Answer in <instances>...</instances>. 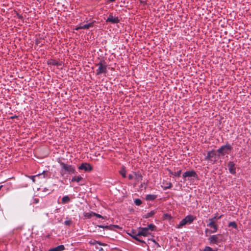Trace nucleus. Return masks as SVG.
<instances>
[{"mask_svg": "<svg viewBox=\"0 0 251 251\" xmlns=\"http://www.w3.org/2000/svg\"><path fill=\"white\" fill-rule=\"evenodd\" d=\"M157 198V196L155 195L148 194L146 196V200L147 201H153Z\"/></svg>", "mask_w": 251, "mask_h": 251, "instance_id": "dca6fc26", "label": "nucleus"}, {"mask_svg": "<svg viewBox=\"0 0 251 251\" xmlns=\"http://www.w3.org/2000/svg\"><path fill=\"white\" fill-rule=\"evenodd\" d=\"M70 199L68 196H64L62 199V203H66L70 201Z\"/></svg>", "mask_w": 251, "mask_h": 251, "instance_id": "4be33fe9", "label": "nucleus"}, {"mask_svg": "<svg viewBox=\"0 0 251 251\" xmlns=\"http://www.w3.org/2000/svg\"><path fill=\"white\" fill-rule=\"evenodd\" d=\"M185 224H184V222L183 220H182L179 223L178 225L176 226V227L177 228H181L183 226H185Z\"/></svg>", "mask_w": 251, "mask_h": 251, "instance_id": "c85d7f7f", "label": "nucleus"}, {"mask_svg": "<svg viewBox=\"0 0 251 251\" xmlns=\"http://www.w3.org/2000/svg\"><path fill=\"white\" fill-rule=\"evenodd\" d=\"M43 176L42 174H39L38 175L36 176H29L28 177L30 178L33 182H35V178L36 177H39L40 176ZM43 177H45L44 175H43Z\"/></svg>", "mask_w": 251, "mask_h": 251, "instance_id": "412c9836", "label": "nucleus"}, {"mask_svg": "<svg viewBox=\"0 0 251 251\" xmlns=\"http://www.w3.org/2000/svg\"><path fill=\"white\" fill-rule=\"evenodd\" d=\"M155 211L154 210H152V211H151L150 212H149V213H147L146 214H145L143 216V217L147 219L150 217H152L155 214Z\"/></svg>", "mask_w": 251, "mask_h": 251, "instance_id": "6ab92c4d", "label": "nucleus"}, {"mask_svg": "<svg viewBox=\"0 0 251 251\" xmlns=\"http://www.w3.org/2000/svg\"><path fill=\"white\" fill-rule=\"evenodd\" d=\"M232 148L229 144H226L221 146L218 150L217 152L221 155H224L228 154V151H231Z\"/></svg>", "mask_w": 251, "mask_h": 251, "instance_id": "39448f33", "label": "nucleus"}, {"mask_svg": "<svg viewBox=\"0 0 251 251\" xmlns=\"http://www.w3.org/2000/svg\"><path fill=\"white\" fill-rule=\"evenodd\" d=\"M134 202H135V204L136 205H140L142 203V201L141 200L139 199H135V201H134Z\"/></svg>", "mask_w": 251, "mask_h": 251, "instance_id": "c756f323", "label": "nucleus"}, {"mask_svg": "<svg viewBox=\"0 0 251 251\" xmlns=\"http://www.w3.org/2000/svg\"><path fill=\"white\" fill-rule=\"evenodd\" d=\"M39 202V199L35 198L33 199V203H38Z\"/></svg>", "mask_w": 251, "mask_h": 251, "instance_id": "f704fd0d", "label": "nucleus"}, {"mask_svg": "<svg viewBox=\"0 0 251 251\" xmlns=\"http://www.w3.org/2000/svg\"><path fill=\"white\" fill-rule=\"evenodd\" d=\"M58 163L61 166L60 174L62 177H64L66 175H75L77 173L75 167L60 161Z\"/></svg>", "mask_w": 251, "mask_h": 251, "instance_id": "f257e3e1", "label": "nucleus"}, {"mask_svg": "<svg viewBox=\"0 0 251 251\" xmlns=\"http://www.w3.org/2000/svg\"><path fill=\"white\" fill-rule=\"evenodd\" d=\"M228 170L231 174H235L236 173V168L235 167V164L233 162L230 161L228 163Z\"/></svg>", "mask_w": 251, "mask_h": 251, "instance_id": "f8f14e48", "label": "nucleus"}, {"mask_svg": "<svg viewBox=\"0 0 251 251\" xmlns=\"http://www.w3.org/2000/svg\"><path fill=\"white\" fill-rule=\"evenodd\" d=\"M205 159L214 164L217 161V156L214 151H209L207 152Z\"/></svg>", "mask_w": 251, "mask_h": 251, "instance_id": "423d86ee", "label": "nucleus"}, {"mask_svg": "<svg viewBox=\"0 0 251 251\" xmlns=\"http://www.w3.org/2000/svg\"><path fill=\"white\" fill-rule=\"evenodd\" d=\"M92 214H93L94 216L97 217V218H102V219H104V217L99 214H97L95 212H94V213H92Z\"/></svg>", "mask_w": 251, "mask_h": 251, "instance_id": "72a5a7b5", "label": "nucleus"}, {"mask_svg": "<svg viewBox=\"0 0 251 251\" xmlns=\"http://www.w3.org/2000/svg\"><path fill=\"white\" fill-rule=\"evenodd\" d=\"M128 179L131 180L134 178V176L133 175L130 174L128 176Z\"/></svg>", "mask_w": 251, "mask_h": 251, "instance_id": "c9c22d12", "label": "nucleus"}, {"mask_svg": "<svg viewBox=\"0 0 251 251\" xmlns=\"http://www.w3.org/2000/svg\"><path fill=\"white\" fill-rule=\"evenodd\" d=\"M168 172H169L170 174H171L172 175H174V176H180V174H181V170H180L178 171H177V172H173L171 170H168Z\"/></svg>", "mask_w": 251, "mask_h": 251, "instance_id": "aec40b11", "label": "nucleus"}, {"mask_svg": "<svg viewBox=\"0 0 251 251\" xmlns=\"http://www.w3.org/2000/svg\"><path fill=\"white\" fill-rule=\"evenodd\" d=\"M222 217V215L218 216V214H216L215 216L214 217H213L212 218H210L209 219H212L213 221L216 222L217 220L221 218Z\"/></svg>", "mask_w": 251, "mask_h": 251, "instance_id": "393cba45", "label": "nucleus"}, {"mask_svg": "<svg viewBox=\"0 0 251 251\" xmlns=\"http://www.w3.org/2000/svg\"><path fill=\"white\" fill-rule=\"evenodd\" d=\"M185 219L188 224H191L195 219L194 216L191 215H187L185 217Z\"/></svg>", "mask_w": 251, "mask_h": 251, "instance_id": "f3484780", "label": "nucleus"}, {"mask_svg": "<svg viewBox=\"0 0 251 251\" xmlns=\"http://www.w3.org/2000/svg\"><path fill=\"white\" fill-rule=\"evenodd\" d=\"M98 226V227H99L103 228H105L109 229V228H110V227H114V226ZM116 226V227H118V226Z\"/></svg>", "mask_w": 251, "mask_h": 251, "instance_id": "473e14b6", "label": "nucleus"}, {"mask_svg": "<svg viewBox=\"0 0 251 251\" xmlns=\"http://www.w3.org/2000/svg\"><path fill=\"white\" fill-rule=\"evenodd\" d=\"M228 226L232 227L234 228H236L237 227V224L235 222H231L228 224Z\"/></svg>", "mask_w": 251, "mask_h": 251, "instance_id": "bb28decb", "label": "nucleus"}, {"mask_svg": "<svg viewBox=\"0 0 251 251\" xmlns=\"http://www.w3.org/2000/svg\"><path fill=\"white\" fill-rule=\"evenodd\" d=\"M115 0H108V1L109 2H113Z\"/></svg>", "mask_w": 251, "mask_h": 251, "instance_id": "a19ab883", "label": "nucleus"}, {"mask_svg": "<svg viewBox=\"0 0 251 251\" xmlns=\"http://www.w3.org/2000/svg\"><path fill=\"white\" fill-rule=\"evenodd\" d=\"M155 226L153 224H150L148 226V227H147L149 231V230L151 231H154L155 229Z\"/></svg>", "mask_w": 251, "mask_h": 251, "instance_id": "a878e982", "label": "nucleus"}, {"mask_svg": "<svg viewBox=\"0 0 251 251\" xmlns=\"http://www.w3.org/2000/svg\"><path fill=\"white\" fill-rule=\"evenodd\" d=\"M97 248L99 250V251H104L102 248L97 247Z\"/></svg>", "mask_w": 251, "mask_h": 251, "instance_id": "4c0bfd02", "label": "nucleus"}, {"mask_svg": "<svg viewBox=\"0 0 251 251\" xmlns=\"http://www.w3.org/2000/svg\"><path fill=\"white\" fill-rule=\"evenodd\" d=\"M223 235L221 234L211 235L208 238L210 244L218 245L222 241Z\"/></svg>", "mask_w": 251, "mask_h": 251, "instance_id": "7ed1b4c3", "label": "nucleus"}, {"mask_svg": "<svg viewBox=\"0 0 251 251\" xmlns=\"http://www.w3.org/2000/svg\"><path fill=\"white\" fill-rule=\"evenodd\" d=\"M96 66L98 67L96 71V75H99L101 74L107 73V64L104 60H100L98 63L96 64Z\"/></svg>", "mask_w": 251, "mask_h": 251, "instance_id": "f03ea898", "label": "nucleus"}, {"mask_svg": "<svg viewBox=\"0 0 251 251\" xmlns=\"http://www.w3.org/2000/svg\"><path fill=\"white\" fill-rule=\"evenodd\" d=\"M173 185L171 182H169L166 184V186L163 187L164 190H166L167 189H170L172 187Z\"/></svg>", "mask_w": 251, "mask_h": 251, "instance_id": "cd10ccee", "label": "nucleus"}, {"mask_svg": "<svg viewBox=\"0 0 251 251\" xmlns=\"http://www.w3.org/2000/svg\"><path fill=\"white\" fill-rule=\"evenodd\" d=\"M106 22L114 24L119 23L120 20L118 17L113 16L112 14H110L106 20Z\"/></svg>", "mask_w": 251, "mask_h": 251, "instance_id": "0eeeda50", "label": "nucleus"}, {"mask_svg": "<svg viewBox=\"0 0 251 251\" xmlns=\"http://www.w3.org/2000/svg\"><path fill=\"white\" fill-rule=\"evenodd\" d=\"M150 234V233L149 232L147 227H142L140 228L137 235L143 236H147Z\"/></svg>", "mask_w": 251, "mask_h": 251, "instance_id": "9d476101", "label": "nucleus"}, {"mask_svg": "<svg viewBox=\"0 0 251 251\" xmlns=\"http://www.w3.org/2000/svg\"><path fill=\"white\" fill-rule=\"evenodd\" d=\"M82 180H83V178L82 177H81L80 176H75L74 177H73V178H72V180H71V181L72 182L75 181L77 183H79L80 181H81Z\"/></svg>", "mask_w": 251, "mask_h": 251, "instance_id": "2eb2a0df", "label": "nucleus"}, {"mask_svg": "<svg viewBox=\"0 0 251 251\" xmlns=\"http://www.w3.org/2000/svg\"><path fill=\"white\" fill-rule=\"evenodd\" d=\"M134 178L136 179L137 182L141 181L142 180V176L140 173L134 172Z\"/></svg>", "mask_w": 251, "mask_h": 251, "instance_id": "4468645a", "label": "nucleus"}, {"mask_svg": "<svg viewBox=\"0 0 251 251\" xmlns=\"http://www.w3.org/2000/svg\"><path fill=\"white\" fill-rule=\"evenodd\" d=\"M84 183L80 184V185H84Z\"/></svg>", "mask_w": 251, "mask_h": 251, "instance_id": "79ce46f5", "label": "nucleus"}, {"mask_svg": "<svg viewBox=\"0 0 251 251\" xmlns=\"http://www.w3.org/2000/svg\"><path fill=\"white\" fill-rule=\"evenodd\" d=\"M79 170H83L86 172H91L93 170L92 166L89 163H82L78 167Z\"/></svg>", "mask_w": 251, "mask_h": 251, "instance_id": "6e6552de", "label": "nucleus"}, {"mask_svg": "<svg viewBox=\"0 0 251 251\" xmlns=\"http://www.w3.org/2000/svg\"><path fill=\"white\" fill-rule=\"evenodd\" d=\"M65 250V247L64 245H59L54 248H53V251H62Z\"/></svg>", "mask_w": 251, "mask_h": 251, "instance_id": "a211bd4d", "label": "nucleus"}, {"mask_svg": "<svg viewBox=\"0 0 251 251\" xmlns=\"http://www.w3.org/2000/svg\"><path fill=\"white\" fill-rule=\"evenodd\" d=\"M97 244L100 245V246H106V244H104L103 243H101V242H97Z\"/></svg>", "mask_w": 251, "mask_h": 251, "instance_id": "e433bc0d", "label": "nucleus"}, {"mask_svg": "<svg viewBox=\"0 0 251 251\" xmlns=\"http://www.w3.org/2000/svg\"><path fill=\"white\" fill-rule=\"evenodd\" d=\"M72 224V221L70 219L64 222V224L68 226H70Z\"/></svg>", "mask_w": 251, "mask_h": 251, "instance_id": "2f4dec72", "label": "nucleus"}, {"mask_svg": "<svg viewBox=\"0 0 251 251\" xmlns=\"http://www.w3.org/2000/svg\"><path fill=\"white\" fill-rule=\"evenodd\" d=\"M94 26V23L92 22V23H89L88 24H85V25H79V26H77L75 29L76 30H78L80 29H89V28L90 27H92Z\"/></svg>", "mask_w": 251, "mask_h": 251, "instance_id": "9b49d317", "label": "nucleus"}, {"mask_svg": "<svg viewBox=\"0 0 251 251\" xmlns=\"http://www.w3.org/2000/svg\"><path fill=\"white\" fill-rule=\"evenodd\" d=\"M183 222H184V224L186 225V224H188V223H187V222L186 221V220H185V218H184L183 219H182Z\"/></svg>", "mask_w": 251, "mask_h": 251, "instance_id": "58836bf2", "label": "nucleus"}, {"mask_svg": "<svg viewBox=\"0 0 251 251\" xmlns=\"http://www.w3.org/2000/svg\"><path fill=\"white\" fill-rule=\"evenodd\" d=\"M120 174L124 178L126 177V171L125 167H122V169L120 171Z\"/></svg>", "mask_w": 251, "mask_h": 251, "instance_id": "b1692460", "label": "nucleus"}, {"mask_svg": "<svg viewBox=\"0 0 251 251\" xmlns=\"http://www.w3.org/2000/svg\"><path fill=\"white\" fill-rule=\"evenodd\" d=\"M129 235H130L133 239L136 240V241H138L142 243L145 244V242L143 240H140L139 238H138L137 236L139 235H137V234H135L134 232H132V233H128Z\"/></svg>", "mask_w": 251, "mask_h": 251, "instance_id": "ddd939ff", "label": "nucleus"}, {"mask_svg": "<svg viewBox=\"0 0 251 251\" xmlns=\"http://www.w3.org/2000/svg\"><path fill=\"white\" fill-rule=\"evenodd\" d=\"M53 65H58V62L57 61H54L53 63Z\"/></svg>", "mask_w": 251, "mask_h": 251, "instance_id": "ea45409f", "label": "nucleus"}, {"mask_svg": "<svg viewBox=\"0 0 251 251\" xmlns=\"http://www.w3.org/2000/svg\"><path fill=\"white\" fill-rule=\"evenodd\" d=\"M92 213H94V212L91 211L90 212H85L84 213V216L87 217L88 219L91 218L93 215Z\"/></svg>", "mask_w": 251, "mask_h": 251, "instance_id": "5701e85b", "label": "nucleus"}, {"mask_svg": "<svg viewBox=\"0 0 251 251\" xmlns=\"http://www.w3.org/2000/svg\"><path fill=\"white\" fill-rule=\"evenodd\" d=\"M208 221L209 223L207 225V226L213 228V229L210 230L207 228L205 230V233L207 232H209L210 233H213L217 232L218 229V226L216 224V222L213 221L212 219H208Z\"/></svg>", "mask_w": 251, "mask_h": 251, "instance_id": "20e7f679", "label": "nucleus"}, {"mask_svg": "<svg viewBox=\"0 0 251 251\" xmlns=\"http://www.w3.org/2000/svg\"><path fill=\"white\" fill-rule=\"evenodd\" d=\"M202 251H216L215 250H214L212 248H211L210 247L206 246L205 247V248L203 249Z\"/></svg>", "mask_w": 251, "mask_h": 251, "instance_id": "7c9ffc66", "label": "nucleus"}, {"mask_svg": "<svg viewBox=\"0 0 251 251\" xmlns=\"http://www.w3.org/2000/svg\"><path fill=\"white\" fill-rule=\"evenodd\" d=\"M183 177L184 178H186L187 177H194L195 178L198 177V175L195 171L192 170L189 171H187L185 172L183 175Z\"/></svg>", "mask_w": 251, "mask_h": 251, "instance_id": "1a4fd4ad", "label": "nucleus"}]
</instances>
